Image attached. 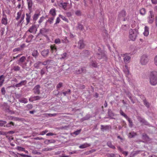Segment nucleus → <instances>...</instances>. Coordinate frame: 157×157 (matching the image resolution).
I'll use <instances>...</instances> for the list:
<instances>
[{
	"instance_id": "nucleus-32",
	"label": "nucleus",
	"mask_w": 157,
	"mask_h": 157,
	"mask_svg": "<svg viewBox=\"0 0 157 157\" xmlns=\"http://www.w3.org/2000/svg\"><path fill=\"white\" fill-rule=\"evenodd\" d=\"M39 13L35 14L33 17V19L34 21H36L40 16Z\"/></svg>"
},
{
	"instance_id": "nucleus-61",
	"label": "nucleus",
	"mask_w": 157,
	"mask_h": 157,
	"mask_svg": "<svg viewBox=\"0 0 157 157\" xmlns=\"http://www.w3.org/2000/svg\"><path fill=\"white\" fill-rule=\"evenodd\" d=\"M1 92L2 94L3 95L5 94L6 93V91L5 90V89L4 87H3L1 89Z\"/></svg>"
},
{
	"instance_id": "nucleus-41",
	"label": "nucleus",
	"mask_w": 157,
	"mask_h": 157,
	"mask_svg": "<svg viewBox=\"0 0 157 157\" xmlns=\"http://www.w3.org/2000/svg\"><path fill=\"white\" fill-rule=\"evenodd\" d=\"M143 138L146 141H147L149 139V137L146 134H144L143 135Z\"/></svg>"
},
{
	"instance_id": "nucleus-50",
	"label": "nucleus",
	"mask_w": 157,
	"mask_h": 157,
	"mask_svg": "<svg viewBox=\"0 0 157 157\" xmlns=\"http://www.w3.org/2000/svg\"><path fill=\"white\" fill-rule=\"evenodd\" d=\"M27 83V81L26 80H23L21 81L19 83L20 85L21 86L22 85H24L25 84Z\"/></svg>"
},
{
	"instance_id": "nucleus-38",
	"label": "nucleus",
	"mask_w": 157,
	"mask_h": 157,
	"mask_svg": "<svg viewBox=\"0 0 157 157\" xmlns=\"http://www.w3.org/2000/svg\"><path fill=\"white\" fill-rule=\"evenodd\" d=\"M14 123L12 121H11L10 123L6 124V126L7 127H11L12 126H14Z\"/></svg>"
},
{
	"instance_id": "nucleus-14",
	"label": "nucleus",
	"mask_w": 157,
	"mask_h": 157,
	"mask_svg": "<svg viewBox=\"0 0 157 157\" xmlns=\"http://www.w3.org/2000/svg\"><path fill=\"white\" fill-rule=\"evenodd\" d=\"M8 19L6 15H5L4 17L2 19L1 23L2 24L5 25H6L7 24Z\"/></svg>"
},
{
	"instance_id": "nucleus-63",
	"label": "nucleus",
	"mask_w": 157,
	"mask_h": 157,
	"mask_svg": "<svg viewBox=\"0 0 157 157\" xmlns=\"http://www.w3.org/2000/svg\"><path fill=\"white\" fill-rule=\"evenodd\" d=\"M27 107L29 109H31L33 107V106L32 104H29L27 105Z\"/></svg>"
},
{
	"instance_id": "nucleus-53",
	"label": "nucleus",
	"mask_w": 157,
	"mask_h": 157,
	"mask_svg": "<svg viewBox=\"0 0 157 157\" xmlns=\"http://www.w3.org/2000/svg\"><path fill=\"white\" fill-rule=\"evenodd\" d=\"M13 69L15 71H19L20 70V67L18 66H15L14 67Z\"/></svg>"
},
{
	"instance_id": "nucleus-36",
	"label": "nucleus",
	"mask_w": 157,
	"mask_h": 157,
	"mask_svg": "<svg viewBox=\"0 0 157 157\" xmlns=\"http://www.w3.org/2000/svg\"><path fill=\"white\" fill-rule=\"evenodd\" d=\"M59 17H60L63 20L66 22H68V19L65 16H63L62 15H60V14L59 15Z\"/></svg>"
},
{
	"instance_id": "nucleus-45",
	"label": "nucleus",
	"mask_w": 157,
	"mask_h": 157,
	"mask_svg": "<svg viewBox=\"0 0 157 157\" xmlns=\"http://www.w3.org/2000/svg\"><path fill=\"white\" fill-rule=\"evenodd\" d=\"M121 28L122 29L124 30H126L128 29V26L127 25H122Z\"/></svg>"
},
{
	"instance_id": "nucleus-52",
	"label": "nucleus",
	"mask_w": 157,
	"mask_h": 157,
	"mask_svg": "<svg viewBox=\"0 0 157 157\" xmlns=\"http://www.w3.org/2000/svg\"><path fill=\"white\" fill-rule=\"evenodd\" d=\"M81 131V129L78 130H77L76 131L74 132L73 133V134H75V135H77L80 133Z\"/></svg>"
},
{
	"instance_id": "nucleus-4",
	"label": "nucleus",
	"mask_w": 157,
	"mask_h": 157,
	"mask_svg": "<svg viewBox=\"0 0 157 157\" xmlns=\"http://www.w3.org/2000/svg\"><path fill=\"white\" fill-rule=\"evenodd\" d=\"M148 60L147 56L144 55L141 58L140 63L142 65H145L148 62Z\"/></svg>"
},
{
	"instance_id": "nucleus-28",
	"label": "nucleus",
	"mask_w": 157,
	"mask_h": 157,
	"mask_svg": "<svg viewBox=\"0 0 157 157\" xmlns=\"http://www.w3.org/2000/svg\"><path fill=\"white\" fill-rule=\"evenodd\" d=\"M50 48L52 52H55L57 51V48L55 45H52L50 46Z\"/></svg>"
},
{
	"instance_id": "nucleus-34",
	"label": "nucleus",
	"mask_w": 157,
	"mask_h": 157,
	"mask_svg": "<svg viewBox=\"0 0 157 157\" xmlns=\"http://www.w3.org/2000/svg\"><path fill=\"white\" fill-rule=\"evenodd\" d=\"M140 13L142 15H144L146 13L145 9L144 8L141 9L140 11Z\"/></svg>"
},
{
	"instance_id": "nucleus-30",
	"label": "nucleus",
	"mask_w": 157,
	"mask_h": 157,
	"mask_svg": "<svg viewBox=\"0 0 157 157\" xmlns=\"http://www.w3.org/2000/svg\"><path fill=\"white\" fill-rule=\"evenodd\" d=\"M137 135V134L136 132H130L129 133L128 135V137L130 138H132L134 137L135 136Z\"/></svg>"
},
{
	"instance_id": "nucleus-37",
	"label": "nucleus",
	"mask_w": 157,
	"mask_h": 157,
	"mask_svg": "<svg viewBox=\"0 0 157 157\" xmlns=\"http://www.w3.org/2000/svg\"><path fill=\"white\" fill-rule=\"evenodd\" d=\"M32 56L36 58L38 56V51L37 50H34L32 53Z\"/></svg>"
},
{
	"instance_id": "nucleus-2",
	"label": "nucleus",
	"mask_w": 157,
	"mask_h": 157,
	"mask_svg": "<svg viewBox=\"0 0 157 157\" xmlns=\"http://www.w3.org/2000/svg\"><path fill=\"white\" fill-rule=\"evenodd\" d=\"M138 33L136 29H131L129 31V39L132 41L135 40Z\"/></svg>"
},
{
	"instance_id": "nucleus-40",
	"label": "nucleus",
	"mask_w": 157,
	"mask_h": 157,
	"mask_svg": "<svg viewBox=\"0 0 157 157\" xmlns=\"http://www.w3.org/2000/svg\"><path fill=\"white\" fill-rule=\"evenodd\" d=\"M97 63L95 61H92L90 63V65L92 66L93 67H97Z\"/></svg>"
},
{
	"instance_id": "nucleus-13",
	"label": "nucleus",
	"mask_w": 157,
	"mask_h": 157,
	"mask_svg": "<svg viewBox=\"0 0 157 157\" xmlns=\"http://www.w3.org/2000/svg\"><path fill=\"white\" fill-rule=\"evenodd\" d=\"M26 22L25 23V25H28V24L29 23L30 21L31 17V16L30 15V14L29 13H26Z\"/></svg>"
},
{
	"instance_id": "nucleus-12",
	"label": "nucleus",
	"mask_w": 157,
	"mask_h": 157,
	"mask_svg": "<svg viewBox=\"0 0 157 157\" xmlns=\"http://www.w3.org/2000/svg\"><path fill=\"white\" fill-rule=\"evenodd\" d=\"M123 71L126 75V76L127 77H129L130 75V74L129 72L128 67L126 65H125V68L124 69Z\"/></svg>"
},
{
	"instance_id": "nucleus-5",
	"label": "nucleus",
	"mask_w": 157,
	"mask_h": 157,
	"mask_svg": "<svg viewBox=\"0 0 157 157\" xmlns=\"http://www.w3.org/2000/svg\"><path fill=\"white\" fill-rule=\"evenodd\" d=\"M49 31L48 29H46L45 28H42L40 30L39 34H40L46 38L48 37L47 35L48 32Z\"/></svg>"
},
{
	"instance_id": "nucleus-9",
	"label": "nucleus",
	"mask_w": 157,
	"mask_h": 157,
	"mask_svg": "<svg viewBox=\"0 0 157 157\" xmlns=\"http://www.w3.org/2000/svg\"><path fill=\"white\" fill-rule=\"evenodd\" d=\"M122 56L124 57V61L125 63H128L129 62V60L131 57L128 55L127 54H123Z\"/></svg>"
},
{
	"instance_id": "nucleus-51",
	"label": "nucleus",
	"mask_w": 157,
	"mask_h": 157,
	"mask_svg": "<svg viewBox=\"0 0 157 157\" xmlns=\"http://www.w3.org/2000/svg\"><path fill=\"white\" fill-rule=\"evenodd\" d=\"M48 132V130H45L40 132L39 135H44Z\"/></svg>"
},
{
	"instance_id": "nucleus-26",
	"label": "nucleus",
	"mask_w": 157,
	"mask_h": 157,
	"mask_svg": "<svg viewBox=\"0 0 157 157\" xmlns=\"http://www.w3.org/2000/svg\"><path fill=\"white\" fill-rule=\"evenodd\" d=\"M107 146L110 148H111L113 149H114L116 148V147L114 146L113 145L111 141H108L107 143Z\"/></svg>"
},
{
	"instance_id": "nucleus-57",
	"label": "nucleus",
	"mask_w": 157,
	"mask_h": 157,
	"mask_svg": "<svg viewBox=\"0 0 157 157\" xmlns=\"http://www.w3.org/2000/svg\"><path fill=\"white\" fill-rule=\"evenodd\" d=\"M144 104L147 107H148L149 106V104L146 100H144Z\"/></svg>"
},
{
	"instance_id": "nucleus-35",
	"label": "nucleus",
	"mask_w": 157,
	"mask_h": 157,
	"mask_svg": "<svg viewBox=\"0 0 157 157\" xmlns=\"http://www.w3.org/2000/svg\"><path fill=\"white\" fill-rule=\"evenodd\" d=\"M26 58L25 56H23L21 57L19 60V64H20V63H23L25 60Z\"/></svg>"
},
{
	"instance_id": "nucleus-43",
	"label": "nucleus",
	"mask_w": 157,
	"mask_h": 157,
	"mask_svg": "<svg viewBox=\"0 0 157 157\" xmlns=\"http://www.w3.org/2000/svg\"><path fill=\"white\" fill-rule=\"evenodd\" d=\"M32 101L38 100L40 99V98L39 96H34L32 98Z\"/></svg>"
},
{
	"instance_id": "nucleus-54",
	"label": "nucleus",
	"mask_w": 157,
	"mask_h": 157,
	"mask_svg": "<svg viewBox=\"0 0 157 157\" xmlns=\"http://www.w3.org/2000/svg\"><path fill=\"white\" fill-rule=\"evenodd\" d=\"M127 119L129 123L130 127H132V122L129 118L128 117Z\"/></svg>"
},
{
	"instance_id": "nucleus-3",
	"label": "nucleus",
	"mask_w": 157,
	"mask_h": 157,
	"mask_svg": "<svg viewBox=\"0 0 157 157\" xmlns=\"http://www.w3.org/2000/svg\"><path fill=\"white\" fill-rule=\"evenodd\" d=\"M127 14V13L125 10H122L120 12L118 16V18L120 20H122L123 21H125L126 20L125 16Z\"/></svg>"
},
{
	"instance_id": "nucleus-18",
	"label": "nucleus",
	"mask_w": 157,
	"mask_h": 157,
	"mask_svg": "<svg viewBox=\"0 0 157 157\" xmlns=\"http://www.w3.org/2000/svg\"><path fill=\"white\" fill-rule=\"evenodd\" d=\"M49 53V50L48 49L44 50L41 52V54L43 56L46 57L47 56Z\"/></svg>"
},
{
	"instance_id": "nucleus-15",
	"label": "nucleus",
	"mask_w": 157,
	"mask_h": 157,
	"mask_svg": "<svg viewBox=\"0 0 157 157\" xmlns=\"http://www.w3.org/2000/svg\"><path fill=\"white\" fill-rule=\"evenodd\" d=\"M144 32L143 34L145 36H147L149 34V28L147 26H145L144 29Z\"/></svg>"
},
{
	"instance_id": "nucleus-21",
	"label": "nucleus",
	"mask_w": 157,
	"mask_h": 157,
	"mask_svg": "<svg viewBox=\"0 0 157 157\" xmlns=\"http://www.w3.org/2000/svg\"><path fill=\"white\" fill-rule=\"evenodd\" d=\"M111 127L109 125H107L105 126H104L102 125H101V129L103 131L104 130H108L109 129V128H111Z\"/></svg>"
},
{
	"instance_id": "nucleus-29",
	"label": "nucleus",
	"mask_w": 157,
	"mask_h": 157,
	"mask_svg": "<svg viewBox=\"0 0 157 157\" xmlns=\"http://www.w3.org/2000/svg\"><path fill=\"white\" fill-rule=\"evenodd\" d=\"M56 142V141L54 140H46L44 141V143L47 144H49L50 143H53Z\"/></svg>"
},
{
	"instance_id": "nucleus-33",
	"label": "nucleus",
	"mask_w": 157,
	"mask_h": 157,
	"mask_svg": "<svg viewBox=\"0 0 157 157\" xmlns=\"http://www.w3.org/2000/svg\"><path fill=\"white\" fill-rule=\"evenodd\" d=\"M17 149L19 151H24L25 152H27V151H26L25 150V148L24 147H21L20 146H17Z\"/></svg>"
},
{
	"instance_id": "nucleus-17",
	"label": "nucleus",
	"mask_w": 157,
	"mask_h": 157,
	"mask_svg": "<svg viewBox=\"0 0 157 157\" xmlns=\"http://www.w3.org/2000/svg\"><path fill=\"white\" fill-rule=\"evenodd\" d=\"M22 11L21 10H20L17 13V16L16 18V20L17 21H18L20 18L21 19V16L23 14H22Z\"/></svg>"
},
{
	"instance_id": "nucleus-16",
	"label": "nucleus",
	"mask_w": 157,
	"mask_h": 157,
	"mask_svg": "<svg viewBox=\"0 0 157 157\" xmlns=\"http://www.w3.org/2000/svg\"><path fill=\"white\" fill-rule=\"evenodd\" d=\"M90 146V144L87 143H85L80 145L79 147L80 149H83Z\"/></svg>"
},
{
	"instance_id": "nucleus-59",
	"label": "nucleus",
	"mask_w": 157,
	"mask_h": 157,
	"mask_svg": "<svg viewBox=\"0 0 157 157\" xmlns=\"http://www.w3.org/2000/svg\"><path fill=\"white\" fill-rule=\"evenodd\" d=\"M75 14L78 16H80L81 15V12L80 10H77L75 12Z\"/></svg>"
},
{
	"instance_id": "nucleus-42",
	"label": "nucleus",
	"mask_w": 157,
	"mask_h": 157,
	"mask_svg": "<svg viewBox=\"0 0 157 157\" xmlns=\"http://www.w3.org/2000/svg\"><path fill=\"white\" fill-rule=\"evenodd\" d=\"M41 63V62L40 61L36 63H35L34 64V67H35V68H38L39 67V65L40 63Z\"/></svg>"
},
{
	"instance_id": "nucleus-48",
	"label": "nucleus",
	"mask_w": 157,
	"mask_h": 157,
	"mask_svg": "<svg viewBox=\"0 0 157 157\" xmlns=\"http://www.w3.org/2000/svg\"><path fill=\"white\" fill-rule=\"evenodd\" d=\"M51 60H47L43 62L42 64L44 65L48 64L50 62Z\"/></svg>"
},
{
	"instance_id": "nucleus-7",
	"label": "nucleus",
	"mask_w": 157,
	"mask_h": 157,
	"mask_svg": "<svg viewBox=\"0 0 157 157\" xmlns=\"http://www.w3.org/2000/svg\"><path fill=\"white\" fill-rule=\"evenodd\" d=\"M150 15L147 17L148 22L149 23H152L154 19V15L153 14L152 11L149 12Z\"/></svg>"
},
{
	"instance_id": "nucleus-8",
	"label": "nucleus",
	"mask_w": 157,
	"mask_h": 157,
	"mask_svg": "<svg viewBox=\"0 0 157 157\" xmlns=\"http://www.w3.org/2000/svg\"><path fill=\"white\" fill-rule=\"evenodd\" d=\"M37 30V29L36 25H33L29 28L28 31L30 33H35Z\"/></svg>"
},
{
	"instance_id": "nucleus-25",
	"label": "nucleus",
	"mask_w": 157,
	"mask_h": 157,
	"mask_svg": "<svg viewBox=\"0 0 157 157\" xmlns=\"http://www.w3.org/2000/svg\"><path fill=\"white\" fill-rule=\"evenodd\" d=\"M77 29L81 31H83L84 29V27L81 24L79 23H78V25L77 27Z\"/></svg>"
},
{
	"instance_id": "nucleus-39",
	"label": "nucleus",
	"mask_w": 157,
	"mask_h": 157,
	"mask_svg": "<svg viewBox=\"0 0 157 157\" xmlns=\"http://www.w3.org/2000/svg\"><path fill=\"white\" fill-rule=\"evenodd\" d=\"M120 113L122 116L124 117L126 119H127L128 118V117L127 116V115L125 114L122 110H121L120 111Z\"/></svg>"
},
{
	"instance_id": "nucleus-47",
	"label": "nucleus",
	"mask_w": 157,
	"mask_h": 157,
	"mask_svg": "<svg viewBox=\"0 0 157 157\" xmlns=\"http://www.w3.org/2000/svg\"><path fill=\"white\" fill-rule=\"evenodd\" d=\"M54 17H52L49 18L48 20V21L49 22L50 24H52L53 23Z\"/></svg>"
},
{
	"instance_id": "nucleus-44",
	"label": "nucleus",
	"mask_w": 157,
	"mask_h": 157,
	"mask_svg": "<svg viewBox=\"0 0 157 157\" xmlns=\"http://www.w3.org/2000/svg\"><path fill=\"white\" fill-rule=\"evenodd\" d=\"M6 124V122L5 121H0V126H6L5 125Z\"/></svg>"
},
{
	"instance_id": "nucleus-49",
	"label": "nucleus",
	"mask_w": 157,
	"mask_h": 157,
	"mask_svg": "<svg viewBox=\"0 0 157 157\" xmlns=\"http://www.w3.org/2000/svg\"><path fill=\"white\" fill-rule=\"evenodd\" d=\"M63 84L62 82H60L56 86V88L59 89L63 86Z\"/></svg>"
},
{
	"instance_id": "nucleus-19",
	"label": "nucleus",
	"mask_w": 157,
	"mask_h": 157,
	"mask_svg": "<svg viewBox=\"0 0 157 157\" xmlns=\"http://www.w3.org/2000/svg\"><path fill=\"white\" fill-rule=\"evenodd\" d=\"M50 14L53 17H55L56 15V10L55 8H52L49 11Z\"/></svg>"
},
{
	"instance_id": "nucleus-22",
	"label": "nucleus",
	"mask_w": 157,
	"mask_h": 157,
	"mask_svg": "<svg viewBox=\"0 0 157 157\" xmlns=\"http://www.w3.org/2000/svg\"><path fill=\"white\" fill-rule=\"evenodd\" d=\"M78 46L80 49L84 47L85 45L83 43V40H79L78 42Z\"/></svg>"
},
{
	"instance_id": "nucleus-62",
	"label": "nucleus",
	"mask_w": 157,
	"mask_h": 157,
	"mask_svg": "<svg viewBox=\"0 0 157 157\" xmlns=\"http://www.w3.org/2000/svg\"><path fill=\"white\" fill-rule=\"evenodd\" d=\"M81 72H82V73H85L86 72V70L85 67L81 68Z\"/></svg>"
},
{
	"instance_id": "nucleus-27",
	"label": "nucleus",
	"mask_w": 157,
	"mask_h": 157,
	"mask_svg": "<svg viewBox=\"0 0 157 157\" xmlns=\"http://www.w3.org/2000/svg\"><path fill=\"white\" fill-rule=\"evenodd\" d=\"M5 77L3 75H2L0 76V86H1L4 81Z\"/></svg>"
},
{
	"instance_id": "nucleus-24",
	"label": "nucleus",
	"mask_w": 157,
	"mask_h": 157,
	"mask_svg": "<svg viewBox=\"0 0 157 157\" xmlns=\"http://www.w3.org/2000/svg\"><path fill=\"white\" fill-rule=\"evenodd\" d=\"M25 17V14L24 13L21 16V19L18 22L17 26H21L22 25V22L24 19Z\"/></svg>"
},
{
	"instance_id": "nucleus-64",
	"label": "nucleus",
	"mask_w": 157,
	"mask_h": 157,
	"mask_svg": "<svg viewBox=\"0 0 157 157\" xmlns=\"http://www.w3.org/2000/svg\"><path fill=\"white\" fill-rule=\"evenodd\" d=\"M154 61L155 64L157 66V56L155 57Z\"/></svg>"
},
{
	"instance_id": "nucleus-23",
	"label": "nucleus",
	"mask_w": 157,
	"mask_h": 157,
	"mask_svg": "<svg viewBox=\"0 0 157 157\" xmlns=\"http://www.w3.org/2000/svg\"><path fill=\"white\" fill-rule=\"evenodd\" d=\"M138 119L140 122L142 123L143 124L145 125L147 124L148 123L144 119L141 118V117H139Z\"/></svg>"
},
{
	"instance_id": "nucleus-60",
	"label": "nucleus",
	"mask_w": 157,
	"mask_h": 157,
	"mask_svg": "<svg viewBox=\"0 0 157 157\" xmlns=\"http://www.w3.org/2000/svg\"><path fill=\"white\" fill-rule=\"evenodd\" d=\"M45 69L43 68L41 70L40 74L41 75H43L45 74Z\"/></svg>"
},
{
	"instance_id": "nucleus-11",
	"label": "nucleus",
	"mask_w": 157,
	"mask_h": 157,
	"mask_svg": "<svg viewBox=\"0 0 157 157\" xmlns=\"http://www.w3.org/2000/svg\"><path fill=\"white\" fill-rule=\"evenodd\" d=\"M58 4L59 6L62 7L65 10H67V3L63 2H61L58 3Z\"/></svg>"
},
{
	"instance_id": "nucleus-6",
	"label": "nucleus",
	"mask_w": 157,
	"mask_h": 157,
	"mask_svg": "<svg viewBox=\"0 0 157 157\" xmlns=\"http://www.w3.org/2000/svg\"><path fill=\"white\" fill-rule=\"evenodd\" d=\"M99 53H97L96 54V57L99 59H101L105 57V55L103 52H102L100 48L98 49Z\"/></svg>"
},
{
	"instance_id": "nucleus-1",
	"label": "nucleus",
	"mask_w": 157,
	"mask_h": 157,
	"mask_svg": "<svg viewBox=\"0 0 157 157\" xmlns=\"http://www.w3.org/2000/svg\"><path fill=\"white\" fill-rule=\"evenodd\" d=\"M149 82L152 86H155L157 84V71H153L150 73L149 76Z\"/></svg>"
},
{
	"instance_id": "nucleus-10",
	"label": "nucleus",
	"mask_w": 157,
	"mask_h": 157,
	"mask_svg": "<svg viewBox=\"0 0 157 157\" xmlns=\"http://www.w3.org/2000/svg\"><path fill=\"white\" fill-rule=\"evenodd\" d=\"M40 86L39 85L36 86L33 89V92L35 94H39L40 93Z\"/></svg>"
},
{
	"instance_id": "nucleus-55",
	"label": "nucleus",
	"mask_w": 157,
	"mask_h": 157,
	"mask_svg": "<svg viewBox=\"0 0 157 157\" xmlns=\"http://www.w3.org/2000/svg\"><path fill=\"white\" fill-rule=\"evenodd\" d=\"M22 50V49H21L20 48H16L14 49L13 50V51L14 52H17V51H20Z\"/></svg>"
},
{
	"instance_id": "nucleus-56",
	"label": "nucleus",
	"mask_w": 157,
	"mask_h": 157,
	"mask_svg": "<svg viewBox=\"0 0 157 157\" xmlns=\"http://www.w3.org/2000/svg\"><path fill=\"white\" fill-rule=\"evenodd\" d=\"M55 43L56 44H59L60 43V40L59 38L56 39L55 40Z\"/></svg>"
},
{
	"instance_id": "nucleus-20",
	"label": "nucleus",
	"mask_w": 157,
	"mask_h": 157,
	"mask_svg": "<svg viewBox=\"0 0 157 157\" xmlns=\"http://www.w3.org/2000/svg\"><path fill=\"white\" fill-rule=\"evenodd\" d=\"M27 1L28 9L29 10H30L32 9L33 5L32 0H27Z\"/></svg>"
},
{
	"instance_id": "nucleus-46",
	"label": "nucleus",
	"mask_w": 157,
	"mask_h": 157,
	"mask_svg": "<svg viewBox=\"0 0 157 157\" xmlns=\"http://www.w3.org/2000/svg\"><path fill=\"white\" fill-rule=\"evenodd\" d=\"M45 18L44 16L40 17L38 21V23L40 24L43 21Z\"/></svg>"
},
{
	"instance_id": "nucleus-58",
	"label": "nucleus",
	"mask_w": 157,
	"mask_h": 157,
	"mask_svg": "<svg viewBox=\"0 0 157 157\" xmlns=\"http://www.w3.org/2000/svg\"><path fill=\"white\" fill-rule=\"evenodd\" d=\"M67 53H64L61 55V59H64L66 57Z\"/></svg>"
},
{
	"instance_id": "nucleus-31",
	"label": "nucleus",
	"mask_w": 157,
	"mask_h": 157,
	"mask_svg": "<svg viewBox=\"0 0 157 157\" xmlns=\"http://www.w3.org/2000/svg\"><path fill=\"white\" fill-rule=\"evenodd\" d=\"M19 101L25 104L27 103L28 102L27 99L26 98H23L21 99H20L19 100Z\"/></svg>"
}]
</instances>
